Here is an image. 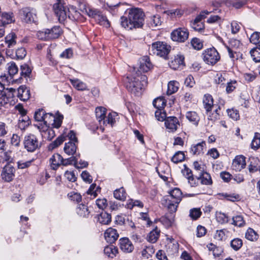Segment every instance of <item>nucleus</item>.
Instances as JSON below:
<instances>
[{
  "instance_id": "f704fd0d",
  "label": "nucleus",
  "mask_w": 260,
  "mask_h": 260,
  "mask_svg": "<svg viewBox=\"0 0 260 260\" xmlns=\"http://www.w3.org/2000/svg\"><path fill=\"white\" fill-rule=\"evenodd\" d=\"M81 9L83 12H85L89 17L93 18L95 19L98 17L101 12L97 9L86 7L85 5H83V8H81Z\"/></svg>"
},
{
  "instance_id": "412c9836",
  "label": "nucleus",
  "mask_w": 260,
  "mask_h": 260,
  "mask_svg": "<svg viewBox=\"0 0 260 260\" xmlns=\"http://www.w3.org/2000/svg\"><path fill=\"white\" fill-rule=\"evenodd\" d=\"M182 199V192L178 188H175L170 192L169 198L168 200L169 202H174L178 204Z\"/></svg>"
},
{
  "instance_id": "2f4dec72",
  "label": "nucleus",
  "mask_w": 260,
  "mask_h": 260,
  "mask_svg": "<svg viewBox=\"0 0 260 260\" xmlns=\"http://www.w3.org/2000/svg\"><path fill=\"white\" fill-rule=\"evenodd\" d=\"M207 247L209 251L212 252V254L215 257H219L223 252L221 247L216 246L212 243L208 244Z\"/></svg>"
},
{
  "instance_id": "a19ab883",
  "label": "nucleus",
  "mask_w": 260,
  "mask_h": 260,
  "mask_svg": "<svg viewBox=\"0 0 260 260\" xmlns=\"http://www.w3.org/2000/svg\"><path fill=\"white\" fill-rule=\"evenodd\" d=\"M179 86V82L176 81H170L168 84L167 94L171 95L177 92L178 90Z\"/></svg>"
},
{
  "instance_id": "de8ad7c7",
  "label": "nucleus",
  "mask_w": 260,
  "mask_h": 260,
  "mask_svg": "<svg viewBox=\"0 0 260 260\" xmlns=\"http://www.w3.org/2000/svg\"><path fill=\"white\" fill-rule=\"evenodd\" d=\"M95 21L101 25H103L105 27L108 28L110 27L109 21L106 16L101 14V12H100L98 17L95 19Z\"/></svg>"
},
{
  "instance_id": "0eeeda50",
  "label": "nucleus",
  "mask_w": 260,
  "mask_h": 260,
  "mask_svg": "<svg viewBox=\"0 0 260 260\" xmlns=\"http://www.w3.org/2000/svg\"><path fill=\"white\" fill-rule=\"evenodd\" d=\"M56 2L53 5L54 13L60 22H63L67 17L68 9L62 3V0H55Z\"/></svg>"
},
{
  "instance_id": "6e6552de",
  "label": "nucleus",
  "mask_w": 260,
  "mask_h": 260,
  "mask_svg": "<svg viewBox=\"0 0 260 260\" xmlns=\"http://www.w3.org/2000/svg\"><path fill=\"white\" fill-rule=\"evenodd\" d=\"M43 141H51L55 136L54 131L45 123H40L37 125Z\"/></svg>"
},
{
  "instance_id": "a211bd4d",
  "label": "nucleus",
  "mask_w": 260,
  "mask_h": 260,
  "mask_svg": "<svg viewBox=\"0 0 260 260\" xmlns=\"http://www.w3.org/2000/svg\"><path fill=\"white\" fill-rule=\"evenodd\" d=\"M120 248L125 253H130L134 250V246L131 241L127 238H123L119 240Z\"/></svg>"
},
{
  "instance_id": "680f3d73",
  "label": "nucleus",
  "mask_w": 260,
  "mask_h": 260,
  "mask_svg": "<svg viewBox=\"0 0 260 260\" xmlns=\"http://www.w3.org/2000/svg\"><path fill=\"white\" fill-rule=\"evenodd\" d=\"M222 196L228 201L235 202L240 200V196L238 194L233 193H224L222 194Z\"/></svg>"
},
{
  "instance_id": "f8f14e48",
  "label": "nucleus",
  "mask_w": 260,
  "mask_h": 260,
  "mask_svg": "<svg viewBox=\"0 0 260 260\" xmlns=\"http://www.w3.org/2000/svg\"><path fill=\"white\" fill-rule=\"evenodd\" d=\"M165 126L169 132H175L180 126L178 118L176 117L171 116L167 117L165 120Z\"/></svg>"
},
{
  "instance_id": "4c0bfd02",
  "label": "nucleus",
  "mask_w": 260,
  "mask_h": 260,
  "mask_svg": "<svg viewBox=\"0 0 260 260\" xmlns=\"http://www.w3.org/2000/svg\"><path fill=\"white\" fill-rule=\"evenodd\" d=\"M73 86L78 90H85L87 89L86 84L78 79H71Z\"/></svg>"
},
{
  "instance_id": "473e14b6",
  "label": "nucleus",
  "mask_w": 260,
  "mask_h": 260,
  "mask_svg": "<svg viewBox=\"0 0 260 260\" xmlns=\"http://www.w3.org/2000/svg\"><path fill=\"white\" fill-rule=\"evenodd\" d=\"M104 252L105 255L108 257L113 258L116 256L118 253V250L116 247L113 245H110L106 246Z\"/></svg>"
},
{
  "instance_id": "423d86ee",
  "label": "nucleus",
  "mask_w": 260,
  "mask_h": 260,
  "mask_svg": "<svg viewBox=\"0 0 260 260\" xmlns=\"http://www.w3.org/2000/svg\"><path fill=\"white\" fill-rule=\"evenodd\" d=\"M204 61L208 64L214 65L220 59L218 52L214 48L208 49L203 53Z\"/></svg>"
},
{
  "instance_id": "a18cd8bd",
  "label": "nucleus",
  "mask_w": 260,
  "mask_h": 260,
  "mask_svg": "<svg viewBox=\"0 0 260 260\" xmlns=\"http://www.w3.org/2000/svg\"><path fill=\"white\" fill-rule=\"evenodd\" d=\"M49 118L51 119V121H53L52 123L53 127L58 128L61 125L63 117L61 114H58L56 117H55L51 114V116H49Z\"/></svg>"
},
{
  "instance_id": "f3484780",
  "label": "nucleus",
  "mask_w": 260,
  "mask_h": 260,
  "mask_svg": "<svg viewBox=\"0 0 260 260\" xmlns=\"http://www.w3.org/2000/svg\"><path fill=\"white\" fill-rule=\"evenodd\" d=\"M105 239L108 243H113L119 237V234L115 229H107L104 233Z\"/></svg>"
},
{
  "instance_id": "7ed1b4c3",
  "label": "nucleus",
  "mask_w": 260,
  "mask_h": 260,
  "mask_svg": "<svg viewBox=\"0 0 260 260\" xmlns=\"http://www.w3.org/2000/svg\"><path fill=\"white\" fill-rule=\"evenodd\" d=\"M61 34V28L54 26L51 28H45L38 31L37 38L43 41H50L57 39Z\"/></svg>"
},
{
  "instance_id": "4be33fe9",
  "label": "nucleus",
  "mask_w": 260,
  "mask_h": 260,
  "mask_svg": "<svg viewBox=\"0 0 260 260\" xmlns=\"http://www.w3.org/2000/svg\"><path fill=\"white\" fill-rule=\"evenodd\" d=\"M106 109L103 107H99L95 109L96 117L101 126L106 125Z\"/></svg>"
},
{
  "instance_id": "79ce46f5",
  "label": "nucleus",
  "mask_w": 260,
  "mask_h": 260,
  "mask_svg": "<svg viewBox=\"0 0 260 260\" xmlns=\"http://www.w3.org/2000/svg\"><path fill=\"white\" fill-rule=\"evenodd\" d=\"M15 109L16 110L18 111L19 113L21 115V116L23 117V118L21 120H19L20 121L21 120L22 121H24L27 123V124H29V118L27 116H26V111L24 109L23 106L21 104H19L15 106Z\"/></svg>"
},
{
  "instance_id": "c85d7f7f",
  "label": "nucleus",
  "mask_w": 260,
  "mask_h": 260,
  "mask_svg": "<svg viewBox=\"0 0 260 260\" xmlns=\"http://www.w3.org/2000/svg\"><path fill=\"white\" fill-rule=\"evenodd\" d=\"M203 104L207 113L210 112L212 108L215 107L213 104V99L209 94H205L203 98Z\"/></svg>"
},
{
  "instance_id": "e2e57ef3",
  "label": "nucleus",
  "mask_w": 260,
  "mask_h": 260,
  "mask_svg": "<svg viewBox=\"0 0 260 260\" xmlns=\"http://www.w3.org/2000/svg\"><path fill=\"white\" fill-rule=\"evenodd\" d=\"M117 116V114L116 112L109 113L108 116L105 118V120L106 121V125L107 124H109L112 126L116 121L115 119Z\"/></svg>"
},
{
  "instance_id": "864d4df0",
  "label": "nucleus",
  "mask_w": 260,
  "mask_h": 260,
  "mask_svg": "<svg viewBox=\"0 0 260 260\" xmlns=\"http://www.w3.org/2000/svg\"><path fill=\"white\" fill-rule=\"evenodd\" d=\"M160 221L162 225L166 226H173L174 220L173 218H169L166 216L162 217L159 220H155L154 222H157Z\"/></svg>"
},
{
  "instance_id": "bf43d9fd",
  "label": "nucleus",
  "mask_w": 260,
  "mask_h": 260,
  "mask_svg": "<svg viewBox=\"0 0 260 260\" xmlns=\"http://www.w3.org/2000/svg\"><path fill=\"white\" fill-rule=\"evenodd\" d=\"M21 73L20 74L22 76L24 77H29L31 73V69L26 64L24 63L20 67Z\"/></svg>"
},
{
  "instance_id": "c756f323",
  "label": "nucleus",
  "mask_w": 260,
  "mask_h": 260,
  "mask_svg": "<svg viewBox=\"0 0 260 260\" xmlns=\"http://www.w3.org/2000/svg\"><path fill=\"white\" fill-rule=\"evenodd\" d=\"M14 21L12 13H2L0 15V24L4 27Z\"/></svg>"
},
{
  "instance_id": "39448f33",
  "label": "nucleus",
  "mask_w": 260,
  "mask_h": 260,
  "mask_svg": "<svg viewBox=\"0 0 260 260\" xmlns=\"http://www.w3.org/2000/svg\"><path fill=\"white\" fill-rule=\"evenodd\" d=\"M23 145L24 148L30 152H33L40 147L38 139L36 136L29 134L24 138Z\"/></svg>"
},
{
  "instance_id": "b1692460",
  "label": "nucleus",
  "mask_w": 260,
  "mask_h": 260,
  "mask_svg": "<svg viewBox=\"0 0 260 260\" xmlns=\"http://www.w3.org/2000/svg\"><path fill=\"white\" fill-rule=\"evenodd\" d=\"M196 178L201 181L202 184L209 185L212 184V180L210 175L206 172H204L201 174L194 175Z\"/></svg>"
},
{
  "instance_id": "5fc2aeb1",
  "label": "nucleus",
  "mask_w": 260,
  "mask_h": 260,
  "mask_svg": "<svg viewBox=\"0 0 260 260\" xmlns=\"http://www.w3.org/2000/svg\"><path fill=\"white\" fill-rule=\"evenodd\" d=\"M250 53L255 62H260V46H256L252 49Z\"/></svg>"
},
{
  "instance_id": "49530a36",
  "label": "nucleus",
  "mask_w": 260,
  "mask_h": 260,
  "mask_svg": "<svg viewBox=\"0 0 260 260\" xmlns=\"http://www.w3.org/2000/svg\"><path fill=\"white\" fill-rule=\"evenodd\" d=\"M166 101L163 97L155 99L153 102V105L157 110L163 109L166 106Z\"/></svg>"
},
{
  "instance_id": "393cba45",
  "label": "nucleus",
  "mask_w": 260,
  "mask_h": 260,
  "mask_svg": "<svg viewBox=\"0 0 260 260\" xmlns=\"http://www.w3.org/2000/svg\"><path fill=\"white\" fill-rule=\"evenodd\" d=\"M68 16L73 21H82L83 17L81 14L73 7L68 8Z\"/></svg>"
},
{
  "instance_id": "f03ea898",
  "label": "nucleus",
  "mask_w": 260,
  "mask_h": 260,
  "mask_svg": "<svg viewBox=\"0 0 260 260\" xmlns=\"http://www.w3.org/2000/svg\"><path fill=\"white\" fill-rule=\"evenodd\" d=\"M126 88L132 93L139 95L141 94L144 88L147 84V78L146 75L135 73L132 76L127 77Z\"/></svg>"
},
{
  "instance_id": "c03bdc74",
  "label": "nucleus",
  "mask_w": 260,
  "mask_h": 260,
  "mask_svg": "<svg viewBox=\"0 0 260 260\" xmlns=\"http://www.w3.org/2000/svg\"><path fill=\"white\" fill-rule=\"evenodd\" d=\"M126 193L123 187L115 190L114 192V197L117 200L124 201L126 198Z\"/></svg>"
},
{
  "instance_id": "72a5a7b5",
  "label": "nucleus",
  "mask_w": 260,
  "mask_h": 260,
  "mask_svg": "<svg viewBox=\"0 0 260 260\" xmlns=\"http://www.w3.org/2000/svg\"><path fill=\"white\" fill-rule=\"evenodd\" d=\"M77 150V146L74 142L69 141L66 143L64 147V151L69 155H74Z\"/></svg>"
},
{
  "instance_id": "c9c22d12",
  "label": "nucleus",
  "mask_w": 260,
  "mask_h": 260,
  "mask_svg": "<svg viewBox=\"0 0 260 260\" xmlns=\"http://www.w3.org/2000/svg\"><path fill=\"white\" fill-rule=\"evenodd\" d=\"M160 230L158 229H153L147 235L148 241L151 243H155L160 235Z\"/></svg>"
},
{
  "instance_id": "774afa93",
  "label": "nucleus",
  "mask_w": 260,
  "mask_h": 260,
  "mask_svg": "<svg viewBox=\"0 0 260 260\" xmlns=\"http://www.w3.org/2000/svg\"><path fill=\"white\" fill-rule=\"evenodd\" d=\"M202 214V212L200 208H193L190 210L189 216L194 220L197 219Z\"/></svg>"
},
{
  "instance_id": "e433bc0d",
  "label": "nucleus",
  "mask_w": 260,
  "mask_h": 260,
  "mask_svg": "<svg viewBox=\"0 0 260 260\" xmlns=\"http://www.w3.org/2000/svg\"><path fill=\"white\" fill-rule=\"evenodd\" d=\"M186 118L195 125L198 124L200 121V117L198 114L194 111H188L185 115Z\"/></svg>"
},
{
  "instance_id": "9b49d317",
  "label": "nucleus",
  "mask_w": 260,
  "mask_h": 260,
  "mask_svg": "<svg viewBox=\"0 0 260 260\" xmlns=\"http://www.w3.org/2000/svg\"><path fill=\"white\" fill-rule=\"evenodd\" d=\"M15 168L11 165L8 164L6 165L2 172V177L6 182L11 181L15 176Z\"/></svg>"
},
{
  "instance_id": "ea45409f",
  "label": "nucleus",
  "mask_w": 260,
  "mask_h": 260,
  "mask_svg": "<svg viewBox=\"0 0 260 260\" xmlns=\"http://www.w3.org/2000/svg\"><path fill=\"white\" fill-rule=\"evenodd\" d=\"M259 237L257 232L253 229H248L245 233V238L251 241H256Z\"/></svg>"
},
{
  "instance_id": "7c9ffc66",
  "label": "nucleus",
  "mask_w": 260,
  "mask_h": 260,
  "mask_svg": "<svg viewBox=\"0 0 260 260\" xmlns=\"http://www.w3.org/2000/svg\"><path fill=\"white\" fill-rule=\"evenodd\" d=\"M51 167L53 170H56L61 165L62 157L59 154L56 153L52 156L50 159Z\"/></svg>"
},
{
  "instance_id": "dca6fc26",
  "label": "nucleus",
  "mask_w": 260,
  "mask_h": 260,
  "mask_svg": "<svg viewBox=\"0 0 260 260\" xmlns=\"http://www.w3.org/2000/svg\"><path fill=\"white\" fill-rule=\"evenodd\" d=\"M184 57L183 55L180 54L177 55L170 62V67L174 70L182 69L184 66Z\"/></svg>"
},
{
  "instance_id": "4468645a",
  "label": "nucleus",
  "mask_w": 260,
  "mask_h": 260,
  "mask_svg": "<svg viewBox=\"0 0 260 260\" xmlns=\"http://www.w3.org/2000/svg\"><path fill=\"white\" fill-rule=\"evenodd\" d=\"M166 247L168 255H173L178 252L179 244L173 238H167Z\"/></svg>"
},
{
  "instance_id": "8fccbe9b",
  "label": "nucleus",
  "mask_w": 260,
  "mask_h": 260,
  "mask_svg": "<svg viewBox=\"0 0 260 260\" xmlns=\"http://www.w3.org/2000/svg\"><path fill=\"white\" fill-rule=\"evenodd\" d=\"M229 44V46H226L227 49H231V50H238V49L241 46V44L239 40L234 39H231Z\"/></svg>"
},
{
  "instance_id": "69168bd1",
  "label": "nucleus",
  "mask_w": 260,
  "mask_h": 260,
  "mask_svg": "<svg viewBox=\"0 0 260 260\" xmlns=\"http://www.w3.org/2000/svg\"><path fill=\"white\" fill-rule=\"evenodd\" d=\"M242 241L239 238H235L231 242V246L235 250H239L242 247Z\"/></svg>"
},
{
  "instance_id": "37998d69",
  "label": "nucleus",
  "mask_w": 260,
  "mask_h": 260,
  "mask_svg": "<svg viewBox=\"0 0 260 260\" xmlns=\"http://www.w3.org/2000/svg\"><path fill=\"white\" fill-rule=\"evenodd\" d=\"M76 212L80 216L83 217H87L89 214L87 207L84 204L79 205L77 208Z\"/></svg>"
},
{
  "instance_id": "a878e982",
  "label": "nucleus",
  "mask_w": 260,
  "mask_h": 260,
  "mask_svg": "<svg viewBox=\"0 0 260 260\" xmlns=\"http://www.w3.org/2000/svg\"><path fill=\"white\" fill-rule=\"evenodd\" d=\"M16 39L17 36L14 32H11L5 37V43L9 50L14 48L16 45Z\"/></svg>"
},
{
  "instance_id": "f257e3e1",
  "label": "nucleus",
  "mask_w": 260,
  "mask_h": 260,
  "mask_svg": "<svg viewBox=\"0 0 260 260\" xmlns=\"http://www.w3.org/2000/svg\"><path fill=\"white\" fill-rule=\"evenodd\" d=\"M128 16H122L120 23L122 27L126 30L141 27L144 24V14L141 9L132 8L127 10Z\"/></svg>"
},
{
  "instance_id": "bb28decb",
  "label": "nucleus",
  "mask_w": 260,
  "mask_h": 260,
  "mask_svg": "<svg viewBox=\"0 0 260 260\" xmlns=\"http://www.w3.org/2000/svg\"><path fill=\"white\" fill-rule=\"evenodd\" d=\"M96 221L103 225H108L111 221V214L103 212L96 216Z\"/></svg>"
},
{
  "instance_id": "052dcab7",
  "label": "nucleus",
  "mask_w": 260,
  "mask_h": 260,
  "mask_svg": "<svg viewBox=\"0 0 260 260\" xmlns=\"http://www.w3.org/2000/svg\"><path fill=\"white\" fill-rule=\"evenodd\" d=\"M250 41L253 44H255L257 46H260V32H254L250 38Z\"/></svg>"
},
{
  "instance_id": "338daca9",
  "label": "nucleus",
  "mask_w": 260,
  "mask_h": 260,
  "mask_svg": "<svg viewBox=\"0 0 260 260\" xmlns=\"http://www.w3.org/2000/svg\"><path fill=\"white\" fill-rule=\"evenodd\" d=\"M68 198L72 201L79 202L81 201L82 197L78 192L71 191L68 194Z\"/></svg>"
},
{
  "instance_id": "0e129e2a",
  "label": "nucleus",
  "mask_w": 260,
  "mask_h": 260,
  "mask_svg": "<svg viewBox=\"0 0 260 260\" xmlns=\"http://www.w3.org/2000/svg\"><path fill=\"white\" fill-rule=\"evenodd\" d=\"M260 134L256 133L251 143V147L253 149H257L260 147Z\"/></svg>"
},
{
  "instance_id": "4d7b16f0",
  "label": "nucleus",
  "mask_w": 260,
  "mask_h": 260,
  "mask_svg": "<svg viewBox=\"0 0 260 260\" xmlns=\"http://www.w3.org/2000/svg\"><path fill=\"white\" fill-rule=\"evenodd\" d=\"M184 158L185 155L184 153L182 151H178L172 157L171 160L173 162L177 164L182 161L184 159Z\"/></svg>"
},
{
  "instance_id": "ddd939ff",
  "label": "nucleus",
  "mask_w": 260,
  "mask_h": 260,
  "mask_svg": "<svg viewBox=\"0 0 260 260\" xmlns=\"http://www.w3.org/2000/svg\"><path fill=\"white\" fill-rule=\"evenodd\" d=\"M19 13L25 22L31 23L35 21L36 16L30 8H23L20 10Z\"/></svg>"
},
{
  "instance_id": "2eb2a0df",
  "label": "nucleus",
  "mask_w": 260,
  "mask_h": 260,
  "mask_svg": "<svg viewBox=\"0 0 260 260\" xmlns=\"http://www.w3.org/2000/svg\"><path fill=\"white\" fill-rule=\"evenodd\" d=\"M245 157L243 155H237L233 161L232 167L236 171H240L246 166Z\"/></svg>"
},
{
  "instance_id": "09e8293b",
  "label": "nucleus",
  "mask_w": 260,
  "mask_h": 260,
  "mask_svg": "<svg viewBox=\"0 0 260 260\" xmlns=\"http://www.w3.org/2000/svg\"><path fill=\"white\" fill-rule=\"evenodd\" d=\"M233 224L236 226L241 227L245 225V221L242 215H236L232 218Z\"/></svg>"
},
{
  "instance_id": "20e7f679",
  "label": "nucleus",
  "mask_w": 260,
  "mask_h": 260,
  "mask_svg": "<svg viewBox=\"0 0 260 260\" xmlns=\"http://www.w3.org/2000/svg\"><path fill=\"white\" fill-rule=\"evenodd\" d=\"M170 46L163 42H156L152 44L149 51L157 56L166 58L170 50Z\"/></svg>"
},
{
  "instance_id": "603ef678",
  "label": "nucleus",
  "mask_w": 260,
  "mask_h": 260,
  "mask_svg": "<svg viewBox=\"0 0 260 260\" xmlns=\"http://www.w3.org/2000/svg\"><path fill=\"white\" fill-rule=\"evenodd\" d=\"M216 108L214 111L212 113L208 112V119L209 120L211 121L212 122H214L219 119L220 115L218 113V110H220V108L218 107L217 108V106H215Z\"/></svg>"
},
{
  "instance_id": "3c124183",
  "label": "nucleus",
  "mask_w": 260,
  "mask_h": 260,
  "mask_svg": "<svg viewBox=\"0 0 260 260\" xmlns=\"http://www.w3.org/2000/svg\"><path fill=\"white\" fill-rule=\"evenodd\" d=\"M227 50L229 56L233 61H235L242 58V54L238 50H231V49Z\"/></svg>"
},
{
  "instance_id": "5701e85b",
  "label": "nucleus",
  "mask_w": 260,
  "mask_h": 260,
  "mask_svg": "<svg viewBox=\"0 0 260 260\" xmlns=\"http://www.w3.org/2000/svg\"><path fill=\"white\" fill-rule=\"evenodd\" d=\"M50 116H51V113H46L44 110L39 109L38 111L36 112L34 117L36 120L41 122V123L47 124L48 122H50L48 120V118H49Z\"/></svg>"
},
{
  "instance_id": "9d476101",
  "label": "nucleus",
  "mask_w": 260,
  "mask_h": 260,
  "mask_svg": "<svg viewBox=\"0 0 260 260\" xmlns=\"http://www.w3.org/2000/svg\"><path fill=\"white\" fill-rule=\"evenodd\" d=\"M153 66L148 56H144L139 59V66L136 73H138L139 75L142 74V73H145L150 70Z\"/></svg>"
},
{
  "instance_id": "1a4fd4ad",
  "label": "nucleus",
  "mask_w": 260,
  "mask_h": 260,
  "mask_svg": "<svg viewBox=\"0 0 260 260\" xmlns=\"http://www.w3.org/2000/svg\"><path fill=\"white\" fill-rule=\"evenodd\" d=\"M189 36V32L187 29L179 28L174 30L171 33V38L174 41L184 42L186 40Z\"/></svg>"
},
{
  "instance_id": "58836bf2",
  "label": "nucleus",
  "mask_w": 260,
  "mask_h": 260,
  "mask_svg": "<svg viewBox=\"0 0 260 260\" xmlns=\"http://www.w3.org/2000/svg\"><path fill=\"white\" fill-rule=\"evenodd\" d=\"M66 140L64 135L59 136L55 141L51 143L48 147L49 150H53L60 145Z\"/></svg>"
},
{
  "instance_id": "aec40b11",
  "label": "nucleus",
  "mask_w": 260,
  "mask_h": 260,
  "mask_svg": "<svg viewBox=\"0 0 260 260\" xmlns=\"http://www.w3.org/2000/svg\"><path fill=\"white\" fill-rule=\"evenodd\" d=\"M17 92V96L21 101H27L30 97V90L25 86H20L18 88Z\"/></svg>"
},
{
  "instance_id": "6e6d98bb",
  "label": "nucleus",
  "mask_w": 260,
  "mask_h": 260,
  "mask_svg": "<svg viewBox=\"0 0 260 260\" xmlns=\"http://www.w3.org/2000/svg\"><path fill=\"white\" fill-rule=\"evenodd\" d=\"M191 45L194 49L198 50L202 49L203 47V41L197 38H194L191 40Z\"/></svg>"
},
{
  "instance_id": "cd10ccee",
  "label": "nucleus",
  "mask_w": 260,
  "mask_h": 260,
  "mask_svg": "<svg viewBox=\"0 0 260 260\" xmlns=\"http://www.w3.org/2000/svg\"><path fill=\"white\" fill-rule=\"evenodd\" d=\"M206 147V143L202 141L198 144L192 145L190 149V152L193 155H199L203 153V150Z\"/></svg>"
},
{
  "instance_id": "13d9d810",
  "label": "nucleus",
  "mask_w": 260,
  "mask_h": 260,
  "mask_svg": "<svg viewBox=\"0 0 260 260\" xmlns=\"http://www.w3.org/2000/svg\"><path fill=\"white\" fill-rule=\"evenodd\" d=\"M7 69L8 73L11 76H13L18 71V69L14 62H11L7 64Z\"/></svg>"
},
{
  "instance_id": "6ab92c4d",
  "label": "nucleus",
  "mask_w": 260,
  "mask_h": 260,
  "mask_svg": "<svg viewBox=\"0 0 260 260\" xmlns=\"http://www.w3.org/2000/svg\"><path fill=\"white\" fill-rule=\"evenodd\" d=\"M10 99L5 91V86L0 81V109L6 107L9 104Z\"/></svg>"
}]
</instances>
